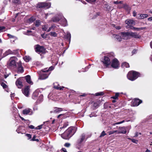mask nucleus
I'll return each instance as SVG.
<instances>
[{
	"label": "nucleus",
	"mask_w": 152,
	"mask_h": 152,
	"mask_svg": "<svg viewBox=\"0 0 152 152\" xmlns=\"http://www.w3.org/2000/svg\"><path fill=\"white\" fill-rule=\"evenodd\" d=\"M76 131L75 127H72L69 128L61 134V137L64 139H68L75 133Z\"/></svg>",
	"instance_id": "nucleus-1"
},
{
	"label": "nucleus",
	"mask_w": 152,
	"mask_h": 152,
	"mask_svg": "<svg viewBox=\"0 0 152 152\" xmlns=\"http://www.w3.org/2000/svg\"><path fill=\"white\" fill-rule=\"evenodd\" d=\"M139 74L135 71H131L128 74L127 77L128 78L132 81H133L136 79L139 76Z\"/></svg>",
	"instance_id": "nucleus-2"
},
{
	"label": "nucleus",
	"mask_w": 152,
	"mask_h": 152,
	"mask_svg": "<svg viewBox=\"0 0 152 152\" xmlns=\"http://www.w3.org/2000/svg\"><path fill=\"white\" fill-rule=\"evenodd\" d=\"M39 75V79L44 80L48 77L49 74L47 73V72L44 69L40 72Z\"/></svg>",
	"instance_id": "nucleus-3"
},
{
	"label": "nucleus",
	"mask_w": 152,
	"mask_h": 152,
	"mask_svg": "<svg viewBox=\"0 0 152 152\" xmlns=\"http://www.w3.org/2000/svg\"><path fill=\"white\" fill-rule=\"evenodd\" d=\"M34 48L35 51L39 54L44 53L45 52V49L43 46L37 45H35Z\"/></svg>",
	"instance_id": "nucleus-4"
},
{
	"label": "nucleus",
	"mask_w": 152,
	"mask_h": 152,
	"mask_svg": "<svg viewBox=\"0 0 152 152\" xmlns=\"http://www.w3.org/2000/svg\"><path fill=\"white\" fill-rule=\"evenodd\" d=\"M16 57L15 56H13L10 57L9 62L8 63V65L10 67H15L16 65L15 59Z\"/></svg>",
	"instance_id": "nucleus-5"
},
{
	"label": "nucleus",
	"mask_w": 152,
	"mask_h": 152,
	"mask_svg": "<svg viewBox=\"0 0 152 152\" xmlns=\"http://www.w3.org/2000/svg\"><path fill=\"white\" fill-rule=\"evenodd\" d=\"M51 6L50 3L41 2L38 3L37 5V7L39 8L46 7L47 8H50Z\"/></svg>",
	"instance_id": "nucleus-6"
},
{
	"label": "nucleus",
	"mask_w": 152,
	"mask_h": 152,
	"mask_svg": "<svg viewBox=\"0 0 152 152\" xmlns=\"http://www.w3.org/2000/svg\"><path fill=\"white\" fill-rule=\"evenodd\" d=\"M22 113L23 114L25 115H31L33 113L32 110L29 108H27L24 109L23 110Z\"/></svg>",
	"instance_id": "nucleus-7"
},
{
	"label": "nucleus",
	"mask_w": 152,
	"mask_h": 152,
	"mask_svg": "<svg viewBox=\"0 0 152 152\" xmlns=\"http://www.w3.org/2000/svg\"><path fill=\"white\" fill-rule=\"evenodd\" d=\"M30 86H26L25 88L22 90L23 93L26 96H28L29 94Z\"/></svg>",
	"instance_id": "nucleus-8"
},
{
	"label": "nucleus",
	"mask_w": 152,
	"mask_h": 152,
	"mask_svg": "<svg viewBox=\"0 0 152 152\" xmlns=\"http://www.w3.org/2000/svg\"><path fill=\"white\" fill-rule=\"evenodd\" d=\"M102 62L106 67L109 65L110 63V60L109 58L105 56H104V60Z\"/></svg>",
	"instance_id": "nucleus-9"
},
{
	"label": "nucleus",
	"mask_w": 152,
	"mask_h": 152,
	"mask_svg": "<svg viewBox=\"0 0 152 152\" xmlns=\"http://www.w3.org/2000/svg\"><path fill=\"white\" fill-rule=\"evenodd\" d=\"M86 135L84 134H82L80 137V138L78 139L77 141V144L79 145L81 143L83 142L85 140Z\"/></svg>",
	"instance_id": "nucleus-10"
},
{
	"label": "nucleus",
	"mask_w": 152,
	"mask_h": 152,
	"mask_svg": "<svg viewBox=\"0 0 152 152\" xmlns=\"http://www.w3.org/2000/svg\"><path fill=\"white\" fill-rule=\"evenodd\" d=\"M119 65L118 61L116 58L114 59L112 61L111 66L113 68H117L118 67Z\"/></svg>",
	"instance_id": "nucleus-11"
},
{
	"label": "nucleus",
	"mask_w": 152,
	"mask_h": 152,
	"mask_svg": "<svg viewBox=\"0 0 152 152\" xmlns=\"http://www.w3.org/2000/svg\"><path fill=\"white\" fill-rule=\"evenodd\" d=\"M22 80L21 79H18L15 82V84L19 88H21L23 86L22 83Z\"/></svg>",
	"instance_id": "nucleus-12"
},
{
	"label": "nucleus",
	"mask_w": 152,
	"mask_h": 152,
	"mask_svg": "<svg viewBox=\"0 0 152 152\" xmlns=\"http://www.w3.org/2000/svg\"><path fill=\"white\" fill-rule=\"evenodd\" d=\"M142 102V100L138 99H135L132 102V104L134 106H137Z\"/></svg>",
	"instance_id": "nucleus-13"
},
{
	"label": "nucleus",
	"mask_w": 152,
	"mask_h": 152,
	"mask_svg": "<svg viewBox=\"0 0 152 152\" xmlns=\"http://www.w3.org/2000/svg\"><path fill=\"white\" fill-rule=\"evenodd\" d=\"M129 32H122L121 33V35L122 37V38L124 39H127L130 37Z\"/></svg>",
	"instance_id": "nucleus-14"
},
{
	"label": "nucleus",
	"mask_w": 152,
	"mask_h": 152,
	"mask_svg": "<svg viewBox=\"0 0 152 152\" xmlns=\"http://www.w3.org/2000/svg\"><path fill=\"white\" fill-rule=\"evenodd\" d=\"M129 36L135 38H140L141 36L136 32H129Z\"/></svg>",
	"instance_id": "nucleus-15"
},
{
	"label": "nucleus",
	"mask_w": 152,
	"mask_h": 152,
	"mask_svg": "<svg viewBox=\"0 0 152 152\" xmlns=\"http://www.w3.org/2000/svg\"><path fill=\"white\" fill-rule=\"evenodd\" d=\"M125 22L127 24L130 26H132L135 24L134 21L132 20L128 19L126 20Z\"/></svg>",
	"instance_id": "nucleus-16"
},
{
	"label": "nucleus",
	"mask_w": 152,
	"mask_h": 152,
	"mask_svg": "<svg viewBox=\"0 0 152 152\" xmlns=\"http://www.w3.org/2000/svg\"><path fill=\"white\" fill-rule=\"evenodd\" d=\"M119 132H118V134H126V130L124 127H119Z\"/></svg>",
	"instance_id": "nucleus-17"
},
{
	"label": "nucleus",
	"mask_w": 152,
	"mask_h": 152,
	"mask_svg": "<svg viewBox=\"0 0 152 152\" xmlns=\"http://www.w3.org/2000/svg\"><path fill=\"white\" fill-rule=\"evenodd\" d=\"M23 78L26 80L28 83L31 84H33V83L31 80V78L30 75H28L23 77Z\"/></svg>",
	"instance_id": "nucleus-18"
},
{
	"label": "nucleus",
	"mask_w": 152,
	"mask_h": 152,
	"mask_svg": "<svg viewBox=\"0 0 152 152\" xmlns=\"http://www.w3.org/2000/svg\"><path fill=\"white\" fill-rule=\"evenodd\" d=\"M54 88L57 90H63L64 88V87H61L60 86L59 84L57 83H54Z\"/></svg>",
	"instance_id": "nucleus-19"
},
{
	"label": "nucleus",
	"mask_w": 152,
	"mask_h": 152,
	"mask_svg": "<svg viewBox=\"0 0 152 152\" xmlns=\"http://www.w3.org/2000/svg\"><path fill=\"white\" fill-rule=\"evenodd\" d=\"M64 37L70 43L71 38V35L70 33L69 32H67L66 34L64 36Z\"/></svg>",
	"instance_id": "nucleus-20"
},
{
	"label": "nucleus",
	"mask_w": 152,
	"mask_h": 152,
	"mask_svg": "<svg viewBox=\"0 0 152 152\" xmlns=\"http://www.w3.org/2000/svg\"><path fill=\"white\" fill-rule=\"evenodd\" d=\"M113 37L116 39H117V41L119 42L121 41L122 39L120 36L117 34L113 35Z\"/></svg>",
	"instance_id": "nucleus-21"
},
{
	"label": "nucleus",
	"mask_w": 152,
	"mask_h": 152,
	"mask_svg": "<svg viewBox=\"0 0 152 152\" xmlns=\"http://www.w3.org/2000/svg\"><path fill=\"white\" fill-rule=\"evenodd\" d=\"M61 24L64 26H66L67 25L66 19L64 18L61 20Z\"/></svg>",
	"instance_id": "nucleus-22"
},
{
	"label": "nucleus",
	"mask_w": 152,
	"mask_h": 152,
	"mask_svg": "<svg viewBox=\"0 0 152 152\" xmlns=\"http://www.w3.org/2000/svg\"><path fill=\"white\" fill-rule=\"evenodd\" d=\"M39 95V93L37 91H35L33 94L32 98L34 99H36Z\"/></svg>",
	"instance_id": "nucleus-23"
},
{
	"label": "nucleus",
	"mask_w": 152,
	"mask_h": 152,
	"mask_svg": "<svg viewBox=\"0 0 152 152\" xmlns=\"http://www.w3.org/2000/svg\"><path fill=\"white\" fill-rule=\"evenodd\" d=\"M15 51H14L13 52L10 49H9L5 52L4 53V55L6 56H7L10 54H15Z\"/></svg>",
	"instance_id": "nucleus-24"
},
{
	"label": "nucleus",
	"mask_w": 152,
	"mask_h": 152,
	"mask_svg": "<svg viewBox=\"0 0 152 152\" xmlns=\"http://www.w3.org/2000/svg\"><path fill=\"white\" fill-rule=\"evenodd\" d=\"M56 109L54 110L53 112L52 111H50L51 113H52V112L55 113H59L60 112L62 111L63 110L61 108H58V107H56Z\"/></svg>",
	"instance_id": "nucleus-25"
},
{
	"label": "nucleus",
	"mask_w": 152,
	"mask_h": 152,
	"mask_svg": "<svg viewBox=\"0 0 152 152\" xmlns=\"http://www.w3.org/2000/svg\"><path fill=\"white\" fill-rule=\"evenodd\" d=\"M24 71V69L23 67L20 65H19L18 68V73H22Z\"/></svg>",
	"instance_id": "nucleus-26"
},
{
	"label": "nucleus",
	"mask_w": 152,
	"mask_h": 152,
	"mask_svg": "<svg viewBox=\"0 0 152 152\" xmlns=\"http://www.w3.org/2000/svg\"><path fill=\"white\" fill-rule=\"evenodd\" d=\"M49 26L48 24H45L42 26V30L44 31H47L48 29Z\"/></svg>",
	"instance_id": "nucleus-27"
},
{
	"label": "nucleus",
	"mask_w": 152,
	"mask_h": 152,
	"mask_svg": "<svg viewBox=\"0 0 152 152\" xmlns=\"http://www.w3.org/2000/svg\"><path fill=\"white\" fill-rule=\"evenodd\" d=\"M146 28L145 27H141L140 28H136L134 27H133L131 28V29H134L135 30L137 31H140L141 30H142L143 29H145Z\"/></svg>",
	"instance_id": "nucleus-28"
},
{
	"label": "nucleus",
	"mask_w": 152,
	"mask_h": 152,
	"mask_svg": "<svg viewBox=\"0 0 152 152\" xmlns=\"http://www.w3.org/2000/svg\"><path fill=\"white\" fill-rule=\"evenodd\" d=\"M43 100V96L42 94H41L39 97L38 99L37 100L38 102L40 103L42 102Z\"/></svg>",
	"instance_id": "nucleus-29"
},
{
	"label": "nucleus",
	"mask_w": 152,
	"mask_h": 152,
	"mask_svg": "<svg viewBox=\"0 0 152 152\" xmlns=\"http://www.w3.org/2000/svg\"><path fill=\"white\" fill-rule=\"evenodd\" d=\"M35 19H36L34 17H31L28 20V22L30 23H32L33 22Z\"/></svg>",
	"instance_id": "nucleus-30"
},
{
	"label": "nucleus",
	"mask_w": 152,
	"mask_h": 152,
	"mask_svg": "<svg viewBox=\"0 0 152 152\" xmlns=\"http://www.w3.org/2000/svg\"><path fill=\"white\" fill-rule=\"evenodd\" d=\"M55 27V26L54 25H52L51 27L48 28V29L47 31V32H49L51 30L54 31Z\"/></svg>",
	"instance_id": "nucleus-31"
},
{
	"label": "nucleus",
	"mask_w": 152,
	"mask_h": 152,
	"mask_svg": "<svg viewBox=\"0 0 152 152\" xmlns=\"http://www.w3.org/2000/svg\"><path fill=\"white\" fill-rule=\"evenodd\" d=\"M122 66L123 67H125L126 68H128L129 67V64L128 63L126 62H125L123 63L122 64Z\"/></svg>",
	"instance_id": "nucleus-32"
},
{
	"label": "nucleus",
	"mask_w": 152,
	"mask_h": 152,
	"mask_svg": "<svg viewBox=\"0 0 152 152\" xmlns=\"http://www.w3.org/2000/svg\"><path fill=\"white\" fill-rule=\"evenodd\" d=\"M7 36L9 37V38L13 39V40H11V41H13V42H14L15 40V37L14 36H13L11 34H7Z\"/></svg>",
	"instance_id": "nucleus-33"
},
{
	"label": "nucleus",
	"mask_w": 152,
	"mask_h": 152,
	"mask_svg": "<svg viewBox=\"0 0 152 152\" xmlns=\"http://www.w3.org/2000/svg\"><path fill=\"white\" fill-rule=\"evenodd\" d=\"M41 21L39 20H37L35 23V26L36 27H38L41 24Z\"/></svg>",
	"instance_id": "nucleus-34"
},
{
	"label": "nucleus",
	"mask_w": 152,
	"mask_h": 152,
	"mask_svg": "<svg viewBox=\"0 0 152 152\" xmlns=\"http://www.w3.org/2000/svg\"><path fill=\"white\" fill-rule=\"evenodd\" d=\"M50 35L51 36L56 37L57 36V34L55 32H51L50 33Z\"/></svg>",
	"instance_id": "nucleus-35"
},
{
	"label": "nucleus",
	"mask_w": 152,
	"mask_h": 152,
	"mask_svg": "<svg viewBox=\"0 0 152 152\" xmlns=\"http://www.w3.org/2000/svg\"><path fill=\"white\" fill-rule=\"evenodd\" d=\"M54 69V67L53 66H52L50 67L48 69H47V68H45L44 69V70H45L47 71V72H48V71H51L53 70Z\"/></svg>",
	"instance_id": "nucleus-36"
},
{
	"label": "nucleus",
	"mask_w": 152,
	"mask_h": 152,
	"mask_svg": "<svg viewBox=\"0 0 152 152\" xmlns=\"http://www.w3.org/2000/svg\"><path fill=\"white\" fill-rule=\"evenodd\" d=\"M59 20V18L57 17L53 18L52 19V21L54 22H57Z\"/></svg>",
	"instance_id": "nucleus-37"
},
{
	"label": "nucleus",
	"mask_w": 152,
	"mask_h": 152,
	"mask_svg": "<svg viewBox=\"0 0 152 152\" xmlns=\"http://www.w3.org/2000/svg\"><path fill=\"white\" fill-rule=\"evenodd\" d=\"M141 19H144L148 17V15L147 14H142L140 15Z\"/></svg>",
	"instance_id": "nucleus-38"
},
{
	"label": "nucleus",
	"mask_w": 152,
	"mask_h": 152,
	"mask_svg": "<svg viewBox=\"0 0 152 152\" xmlns=\"http://www.w3.org/2000/svg\"><path fill=\"white\" fill-rule=\"evenodd\" d=\"M119 95V93H116L115 95L114 96H113L112 98L114 99H116L118 98V96Z\"/></svg>",
	"instance_id": "nucleus-39"
},
{
	"label": "nucleus",
	"mask_w": 152,
	"mask_h": 152,
	"mask_svg": "<svg viewBox=\"0 0 152 152\" xmlns=\"http://www.w3.org/2000/svg\"><path fill=\"white\" fill-rule=\"evenodd\" d=\"M24 60L26 61V62H28L30 60V58L29 57L25 56L23 58Z\"/></svg>",
	"instance_id": "nucleus-40"
},
{
	"label": "nucleus",
	"mask_w": 152,
	"mask_h": 152,
	"mask_svg": "<svg viewBox=\"0 0 152 152\" xmlns=\"http://www.w3.org/2000/svg\"><path fill=\"white\" fill-rule=\"evenodd\" d=\"M106 134L105 133V132L104 131H103L101 133V135L99 136V137H104L105 135Z\"/></svg>",
	"instance_id": "nucleus-41"
},
{
	"label": "nucleus",
	"mask_w": 152,
	"mask_h": 152,
	"mask_svg": "<svg viewBox=\"0 0 152 152\" xmlns=\"http://www.w3.org/2000/svg\"><path fill=\"white\" fill-rule=\"evenodd\" d=\"M129 139H131V140L132 141L136 144H137V143L138 140H136L134 139H131L130 138H129Z\"/></svg>",
	"instance_id": "nucleus-42"
},
{
	"label": "nucleus",
	"mask_w": 152,
	"mask_h": 152,
	"mask_svg": "<svg viewBox=\"0 0 152 152\" xmlns=\"http://www.w3.org/2000/svg\"><path fill=\"white\" fill-rule=\"evenodd\" d=\"M113 3L116 4H121L122 3V1H114Z\"/></svg>",
	"instance_id": "nucleus-43"
},
{
	"label": "nucleus",
	"mask_w": 152,
	"mask_h": 152,
	"mask_svg": "<svg viewBox=\"0 0 152 152\" xmlns=\"http://www.w3.org/2000/svg\"><path fill=\"white\" fill-rule=\"evenodd\" d=\"M35 138H36V136H34L31 140L33 141H38L39 140L37 139H36Z\"/></svg>",
	"instance_id": "nucleus-44"
},
{
	"label": "nucleus",
	"mask_w": 152,
	"mask_h": 152,
	"mask_svg": "<svg viewBox=\"0 0 152 152\" xmlns=\"http://www.w3.org/2000/svg\"><path fill=\"white\" fill-rule=\"evenodd\" d=\"M1 86H2L4 88H7V86L4 83H2L1 84Z\"/></svg>",
	"instance_id": "nucleus-45"
},
{
	"label": "nucleus",
	"mask_w": 152,
	"mask_h": 152,
	"mask_svg": "<svg viewBox=\"0 0 152 152\" xmlns=\"http://www.w3.org/2000/svg\"><path fill=\"white\" fill-rule=\"evenodd\" d=\"M124 122V121L123 120V121H120V122H117V123H116L113 124V125H115L121 124H122V123H123Z\"/></svg>",
	"instance_id": "nucleus-46"
},
{
	"label": "nucleus",
	"mask_w": 152,
	"mask_h": 152,
	"mask_svg": "<svg viewBox=\"0 0 152 152\" xmlns=\"http://www.w3.org/2000/svg\"><path fill=\"white\" fill-rule=\"evenodd\" d=\"M43 125V124L41 125H40L39 126L35 128L36 129H41L42 127V126Z\"/></svg>",
	"instance_id": "nucleus-47"
},
{
	"label": "nucleus",
	"mask_w": 152,
	"mask_h": 152,
	"mask_svg": "<svg viewBox=\"0 0 152 152\" xmlns=\"http://www.w3.org/2000/svg\"><path fill=\"white\" fill-rule=\"evenodd\" d=\"M86 1L90 3H92L95 2L96 0H86Z\"/></svg>",
	"instance_id": "nucleus-48"
},
{
	"label": "nucleus",
	"mask_w": 152,
	"mask_h": 152,
	"mask_svg": "<svg viewBox=\"0 0 152 152\" xmlns=\"http://www.w3.org/2000/svg\"><path fill=\"white\" fill-rule=\"evenodd\" d=\"M70 145V144L69 143H66L64 145V146L66 147H69Z\"/></svg>",
	"instance_id": "nucleus-49"
},
{
	"label": "nucleus",
	"mask_w": 152,
	"mask_h": 152,
	"mask_svg": "<svg viewBox=\"0 0 152 152\" xmlns=\"http://www.w3.org/2000/svg\"><path fill=\"white\" fill-rule=\"evenodd\" d=\"M104 94V93L102 92L100 93H97L96 94V96H99L100 95H103Z\"/></svg>",
	"instance_id": "nucleus-50"
},
{
	"label": "nucleus",
	"mask_w": 152,
	"mask_h": 152,
	"mask_svg": "<svg viewBox=\"0 0 152 152\" xmlns=\"http://www.w3.org/2000/svg\"><path fill=\"white\" fill-rule=\"evenodd\" d=\"M139 134L141 135V134L140 132L138 133L137 132H136L135 133V136L134 137H137L138 136Z\"/></svg>",
	"instance_id": "nucleus-51"
},
{
	"label": "nucleus",
	"mask_w": 152,
	"mask_h": 152,
	"mask_svg": "<svg viewBox=\"0 0 152 152\" xmlns=\"http://www.w3.org/2000/svg\"><path fill=\"white\" fill-rule=\"evenodd\" d=\"M26 136L28 137V139H30L31 138V135L30 134H27Z\"/></svg>",
	"instance_id": "nucleus-52"
},
{
	"label": "nucleus",
	"mask_w": 152,
	"mask_h": 152,
	"mask_svg": "<svg viewBox=\"0 0 152 152\" xmlns=\"http://www.w3.org/2000/svg\"><path fill=\"white\" fill-rule=\"evenodd\" d=\"M20 0H12V1L15 3H18L20 2Z\"/></svg>",
	"instance_id": "nucleus-53"
},
{
	"label": "nucleus",
	"mask_w": 152,
	"mask_h": 152,
	"mask_svg": "<svg viewBox=\"0 0 152 152\" xmlns=\"http://www.w3.org/2000/svg\"><path fill=\"white\" fill-rule=\"evenodd\" d=\"M109 135H111L114 133V131H112L108 132Z\"/></svg>",
	"instance_id": "nucleus-54"
},
{
	"label": "nucleus",
	"mask_w": 152,
	"mask_h": 152,
	"mask_svg": "<svg viewBox=\"0 0 152 152\" xmlns=\"http://www.w3.org/2000/svg\"><path fill=\"white\" fill-rule=\"evenodd\" d=\"M64 114H61L59 115H58L57 116V118H60L61 117H62L64 116Z\"/></svg>",
	"instance_id": "nucleus-55"
},
{
	"label": "nucleus",
	"mask_w": 152,
	"mask_h": 152,
	"mask_svg": "<svg viewBox=\"0 0 152 152\" xmlns=\"http://www.w3.org/2000/svg\"><path fill=\"white\" fill-rule=\"evenodd\" d=\"M28 127L29 128H30V129H35V127H34V126H33V125H31L28 126Z\"/></svg>",
	"instance_id": "nucleus-56"
},
{
	"label": "nucleus",
	"mask_w": 152,
	"mask_h": 152,
	"mask_svg": "<svg viewBox=\"0 0 152 152\" xmlns=\"http://www.w3.org/2000/svg\"><path fill=\"white\" fill-rule=\"evenodd\" d=\"M32 31L30 30H27V33L26 34L27 35H29L30 34V33H31Z\"/></svg>",
	"instance_id": "nucleus-57"
},
{
	"label": "nucleus",
	"mask_w": 152,
	"mask_h": 152,
	"mask_svg": "<svg viewBox=\"0 0 152 152\" xmlns=\"http://www.w3.org/2000/svg\"><path fill=\"white\" fill-rule=\"evenodd\" d=\"M61 150L62 151L64 152H67L66 149L64 148H62Z\"/></svg>",
	"instance_id": "nucleus-58"
},
{
	"label": "nucleus",
	"mask_w": 152,
	"mask_h": 152,
	"mask_svg": "<svg viewBox=\"0 0 152 152\" xmlns=\"http://www.w3.org/2000/svg\"><path fill=\"white\" fill-rule=\"evenodd\" d=\"M115 28L119 30L121 29V27L120 26H116Z\"/></svg>",
	"instance_id": "nucleus-59"
},
{
	"label": "nucleus",
	"mask_w": 152,
	"mask_h": 152,
	"mask_svg": "<svg viewBox=\"0 0 152 152\" xmlns=\"http://www.w3.org/2000/svg\"><path fill=\"white\" fill-rule=\"evenodd\" d=\"M5 28V27L4 26H1L0 27V29L1 31L2 30L4 29Z\"/></svg>",
	"instance_id": "nucleus-60"
},
{
	"label": "nucleus",
	"mask_w": 152,
	"mask_h": 152,
	"mask_svg": "<svg viewBox=\"0 0 152 152\" xmlns=\"http://www.w3.org/2000/svg\"><path fill=\"white\" fill-rule=\"evenodd\" d=\"M148 20L149 21H151L152 20V17H151L148 18Z\"/></svg>",
	"instance_id": "nucleus-61"
},
{
	"label": "nucleus",
	"mask_w": 152,
	"mask_h": 152,
	"mask_svg": "<svg viewBox=\"0 0 152 152\" xmlns=\"http://www.w3.org/2000/svg\"><path fill=\"white\" fill-rule=\"evenodd\" d=\"M86 94H81L80 95V96H86Z\"/></svg>",
	"instance_id": "nucleus-62"
},
{
	"label": "nucleus",
	"mask_w": 152,
	"mask_h": 152,
	"mask_svg": "<svg viewBox=\"0 0 152 152\" xmlns=\"http://www.w3.org/2000/svg\"><path fill=\"white\" fill-rule=\"evenodd\" d=\"M20 118L21 119V120L23 121H25L26 120L24 119V118H23V117L20 116Z\"/></svg>",
	"instance_id": "nucleus-63"
},
{
	"label": "nucleus",
	"mask_w": 152,
	"mask_h": 152,
	"mask_svg": "<svg viewBox=\"0 0 152 152\" xmlns=\"http://www.w3.org/2000/svg\"><path fill=\"white\" fill-rule=\"evenodd\" d=\"M67 125H67V124H65L64 125V126H63V128H65V127H66V126H67Z\"/></svg>",
	"instance_id": "nucleus-64"
}]
</instances>
